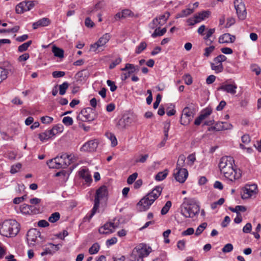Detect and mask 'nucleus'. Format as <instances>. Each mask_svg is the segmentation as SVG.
Listing matches in <instances>:
<instances>
[{"instance_id": "obj_1", "label": "nucleus", "mask_w": 261, "mask_h": 261, "mask_svg": "<svg viewBox=\"0 0 261 261\" xmlns=\"http://www.w3.org/2000/svg\"><path fill=\"white\" fill-rule=\"evenodd\" d=\"M180 208L181 214L186 218H193L200 211V206L194 198H184Z\"/></svg>"}, {"instance_id": "obj_2", "label": "nucleus", "mask_w": 261, "mask_h": 261, "mask_svg": "<svg viewBox=\"0 0 261 261\" xmlns=\"http://www.w3.org/2000/svg\"><path fill=\"white\" fill-rule=\"evenodd\" d=\"M162 189L157 186L151 192L142 198L137 204V208L140 211H145L149 208L153 202L161 195Z\"/></svg>"}, {"instance_id": "obj_3", "label": "nucleus", "mask_w": 261, "mask_h": 261, "mask_svg": "<svg viewBox=\"0 0 261 261\" xmlns=\"http://www.w3.org/2000/svg\"><path fill=\"white\" fill-rule=\"evenodd\" d=\"M19 230V224L15 220H4L0 228V234L5 237L12 238L17 235Z\"/></svg>"}, {"instance_id": "obj_4", "label": "nucleus", "mask_w": 261, "mask_h": 261, "mask_svg": "<svg viewBox=\"0 0 261 261\" xmlns=\"http://www.w3.org/2000/svg\"><path fill=\"white\" fill-rule=\"evenodd\" d=\"M108 195V189L105 186H101L97 190L94 197V206L91 210V213L89 215H87L84 218L85 221H86L87 219L88 221L91 219L94 215L97 213L99 207L100 202L106 200Z\"/></svg>"}, {"instance_id": "obj_5", "label": "nucleus", "mask_w": 261, "mask_h": 261, "mask_svg": "<svg viewBox=\"0 0 261 261\" xmlns=\"http://www.w3.org/2000/svg\"><path fill=\"white\" fill-rule=\"evenodd\" d=\"M152 249L149 246L144 244H140L133 249L130 255L132 261H143V258L147 257Z\"/></svg>"}, {"instance_id": "obj_6", "label": "nucleus", "mask_w": 261, "mask_h": 261, "mask_svg": "<svg viewBox=\"0 0 261 261\" xmlns=\"http://www.w3.org/2000/svg\"><path fill=\"white\" fill-rule=\"evenodd\" d=\"M221 173L223 174L225 177L227 178L230 182L235 181L240 178L242 173L240 170H237L234 168L233 164L231 166L220 169Z\"/></svg>"}, {"instance_id": "obj_7", "label": "nucleus", "mask_w": 261, "mask_h": 261, "mask_svg": "<svg viewBox=\"0 0 261 261\" xmlns=\"http://www.w3.org/2000/svg\"><path fill=\"white\" fill-rule=\"evenodd\" d=\"M71 159V155L66 154H63L60 156H58L51 159V162L57 164L56 165L57 166H50L53 168H56V169L66 168L70 164Z\"/></svg>"}, {"instance_id": "obj_8", "label": "nucleus", "mask_w": 261, "mask_h": 261, "mask_svg": "<svg viewBox=\"0 0 261 261\" xmlns=\"http://www.w3.org/2000/svg\"><path fill=\"white\" fill-rule=\"evenodd\" d=\"M96 118V115L90 107L82 110L77 117L78 120L89 122L93 121Z\"/></svg>"}, {"instance_id": "obj_9", "label": "nucleus", "mask_w": 261, "mask_h": 261, "mask_svg": "<svg viewBox=\"0 0 261 261\" xmlns=\"http://www.w3.org/2000/svg\"><path fill=\"white\" fill-rule=\"evenodd\" d=\"M36 4L34 1H24L17 4L15 8L16 13L21 14L24 12L30 11L34 8Z\"/></svg>"}, {"instance_id": "obj_10", "label": "nucleus", "mask_w": 261, "mask_h": 261, "mask_svg": "<svg viewBox=\"0 0 261 261\" xmlns=\"http://www.w3.org/2000/svg\"><path fill=\"white\" fill-rule=\"evenodd\" d=\"M111 36L109 33H106L100 37L98 41L92 44L90 46V50L95 52L101 47H103L110 41Z\"/></svg>"}, {"instance_id": "obj_11", "label": "nucleus", "mask_w": 261, "mask_h": 261, "mask_svg": "<svg viewBox=\"0 0 261 261\" xmlns=\"http://www.w3.org/2000/svg\"><path fill=\"white\" fill-rule=\"evenodd\" d=\"M26 236L29 245L33 246L36 243L39 242L38 238H40V233L36 229L33 228L28 231Z\"/></svg>"}, {"instance_id": "obj_12", "label": "nucleus", "mask_w": 261, "mask_h": 261, "mask_svg": "<svg viewBox=\"0 0 261 261\" xmlns=\"http://www.w3.org/2000/svg\"><path fill=\"white\" fill-rule=\"evenodd\" d=\"M234 5L239 18L241 20L244 19L246 17V11L242 0H234Z\"/></svg>"}, {"instance_id": "obj_13", "label": "nucleus", "mask_w": 261, "mask_h": 261, "mask_svg": "<svg viewBox=\"0 0 261 261\" xmlns=\"http://www.w3.org/2000/svg\"><path fill=\"white\" fill-rule=\"evenodd\" d=\"M237 85L234 81H232L230 84L224 83L220 87H218V91H222L231 95H234L237 93Z\"/></svg>"}, {"instance_id": "obj_14", "label": "nucleus", "mask_w": 261, "mask_h": 261, "mask_svg": "<svg viewBox=\"0 0 261 261\" xmlns=\"http://www.w3.org/2000/svg\"><path fill=\"white\" fill-rule=\"evenodd\" d=\"M193 119V112L188 107L183 109L180 117V124L181 125H188Z\"/></svg>"}, {"instance_id": "obj_15", "label": "nucleus", "mask_w": 261, "mask_h": 261, "mask_svg": "<svg viewBox=\"0 0 261 261\" xmlns=\"http://www.w3.org/2000/svg\"><path fill=\"white\" fill-rule=\"evenodd\" d=\"M173 176L177 182L183 183L186 180L188 176V171L187 169H175Z\"/></svg>"}, {"instance_id": "obj_16", "label": "nucleus", "mask_w": 261, "mask_h": 261, "mask_svg": "<svg viewBox=\"0 0 261 261\" xmlns=\"http://www.w3.org/2000/svg\"><path fill=\"white\" fill-rule=\"evenodd\" d=\"M98 145V141L97 139L89 140L84 144L81 147V150L85 152H93L96 150Z\"/></svg>"}, {"instance_id": "obj_17", "label": "nucleus", "mask_w": 261, "mask_h": 261, "mask_svg": "<svg viewBox=\"0 0 261 261\" xmlns=\"http://www.w3.org/2000/svg\"><path fill=\"white\" fill-rule=\"evenodd\" d=\"M257 187L255 185L247 186L243 190L242 198L243 199H248L256 193L255 190Z\"/></svg>"}, {"instance_id": "obj_18", "label": "nucleus", "mask_w": 261, "mask_h": 261, "mask_svg": "<svg viewBox=\"0 0 261 261\" xmlns=\"http://www.w3.org/2000/svg\"><path fill=\"white\" fill-rule=\"evenodd\" d=\"M234 163V159L230 156H223L221 158L218 167L219 169H222L231 166Z\"/></svg>"}, {"instance_id": "obj_19", "label": "nucleus", "mask_w": 261, "mask_h": 261, "mask_svg": "<svg viewBox=\"0 0 261 261\" xmlns=\"http://www.w3.org/2000/svg\"><path fill=\"white\" fill-rule=\"evenodd\" d=\"M117 226L112 222H107L101 226L99 229V232L101 234H109L113 233Z\"/></svg>"}, {"instance_id": "obj_20", "label": "nucleus", "mask_w": 261, "mask_h": 261, "mask_svg": "<svg viewBox=\"0 0 261 261\" xmlns=\"http://www.w3.org/2000/svg\"><path fill=\"white\" fill-rule=\"evenodd\" d=\"M50 23V20L48 18L43 17L38 20L36 22L33 23L32 28L34 30L37 29L39 27H46Z\"/></svg>"}, {"instance_id": "obj_21", "label": "nucleus", "mask_w": 261, "mask_h": 261, "mask_svg": "<svg viewBox=\"0 0 261 261\" xmlns=\"http://www.w3.org/2000/svg\"><path fill=\"white\" fill-rule=\"evenodd\" d=\"M235 40V36L231 35L229 33H225L220 36L218 42L220 43H228L234 42Z\"/></svg>"}, {"instance_id": "obj_22", "label": "nucleus", "mask_w": 261, "mask_h": 261, "mask_svg": "<svg viewBox=\"0 0 261 261\" xmlns=\"http://www.w3.org/2000/svg\"><path fill=\"white\" fill-rule=\"evenodd\" d=\"M211 68L215 71V73H221L223 70L222 63L215 58L214 59L213 62L211 63Z\"/></svg>"}, {"instance_id": "obj_23", "label": "nucleus", "mask_w": 261, "mask_h": 261, "mask_svg": "<svg viewBox=\"0 0 261 261\" xmlns=\"http://www.w3.org/2000/svg\"><path fill=\"white\" fill-rule=\"evenodd\" d=\"M211 15V12L209 10H203L201 12H198L194 15V17L199 22L207 18Z\"/></svg>"}, {"instance_id": "obj_24", "label": "nucleus", "mask_w": 261, "mask_h": 261, "mask_svg": "<svg viewBox=\"0 0 261 261\" xmlns=\"http://www.w3.org/2000/svg\"><path fill=\"white\" fill-rule=\"evenodd\" d=\"M139 70V66H135L134 64L130 63H126L125 67L121 68V71H125L127 70L129 73L131 74L138 72Z\"/></svg>"}, {"instance_id": "obj_25", "label": "nucleus", "mask_w": 261, "mask_h": 261, "mask_svg": "<svg viewBox=\"0 0 261 261\" xmlns=\"http://www.w3.org/2000/svg\"><path fill=\"white\" fill-rule=\"evenodd\" d=\"M231 127V124L227 122H218L216 124L214 128L217 131H222L229 129Z\"/></svg>"}, {"instance_id": "obj_26", "label": "nucleus", "mask_w": 261, "mask_h": 261, "mask_svg": "<svg viewBox=\"0 0 261 261\" xmlns=\"http://www.w3.org/2000/svg\"><path fill=\"white\" fill-rule=\"evenodd\" d=\"M79 176L84 179L86 182H91V176L88 171L85 169H81L79 172Z\"/></svg>"}, {"instance_id": "obj_27", "label": "nucleus", "mask_w": 261, "mask_h": 261, "mask_svg": "<svg viewBox=\"0 0 261 261\" xmlns=\"http://www.w3.org/2000/svg\"><path fill=\"white\" fill-rule=\"evenodd\" d=\"M186 157L184 155L181 154L179 155L178 159H177L175 169H185V168H182V167L186 165Z\"/></svg>"}, {"instance_id": "obj_28", "label": "nucleus", "mask_w": 261, "mask_h": 261, "mask_svg": "<svg viewBox=\"0 0 261 261\" xmlns=\"http://www.w3.org/2000/svg\"><path fill=\"white\" fill-rule=\"evenodd\" d=\"M194 12V9H190L188 8L183 10H181V12L180 13H178L176 15V18H179L180 17H188L190 15H191L192 13H193Z\"/></svg>"}, {"instance_id": "obj_29", "label": "nucleus", "mask_w": 261, "mask_h": 261, "mask_svg": "<svg viewBox=\"0 0 261 261\" xmlns=\"http://www.w3.org/2000/svg\"><path fill=\"white\" fill-rule=\"evenodd\" d=\"M134 122L133 119L130 117H124L123 118L120 120L119 124L125 127V126L131 124Z\"/></svg>"}, {"instance_id": "obj_30", "label": "nucleus", "mask_w": 261, "mask_h": 261, "mask_svg": "<svg viewBox=\"0 0 261 261\" xmlns=\"http://www.w3.org/2000/svg\"><path fill=\"white\" fill-rule=\"evenodd\" d=\"M168 174V171L167 169H165L163 171H161L157 173L155 176V179L158 181H162L165 179Z\"/></svg>"}, {"instance_id": "obj_31", "label": "nucleus", "mask_w": 261, "mask_h": 261, "mask_svg": "<svg viewBox=\"0 0 261 261\" xmlns=\"http://www.w3.org/2000/svg\"><path fill=\"white\" fill-rule=\"evenodd\" d=\"M52 51L54 56L57 57L61 58L64 57V50L62 48L54 46L52 48Z\"/></svg>"}, {"instance_id": "obj_32", "label": "nucleus", "mask_w": 261, "mask_h": 261, "mask_svg": "<svg viewBox=\"0 0 261 261\" xmlns=\"http://www.w3.org/2000/svg\"><path fill=\"white\" fill-rule=\"evenodd\" d=\"M215 32V29H210L208 30V31L206 33V36H204L203 39L204 40L206 41V44L207 45H210V43L213 42V41L211 40L210 38V37L212 36V35H213L214 34Z\"/></svg>"}, {"instance_id": "obj_33", "label": "nucleus", "mask_w": 261, "mask_h": 261, "mask_svg": "<svg viewBox=\"0 0 261 261\" xmlns=\"http://www.w3.org/2000/svg\"><path fill=\"white\" fill-rule=\"evenodd\" d=\"M106 136L111 141L112 147H114L118 144L117 139L113 134L112 133H107Z\"/></svg>"}, {"instance_id": "obj_34", "label": "nucleus", "mask_w": 261, "mask_h": 261, "mask_svg": "<svg viewBox=\"0 0 261 261\" xmlns=\"http://www.w3.org/2000/svg\"><path fill=\"white\" fill-rule=\"evenodd\" d=\"M196 161V156L195 153L189 154L187 158L186 165L189 167H192Z\"/></svg>"}, {"instance_id": "obj_35", "label": "nucleus", "mask_w": 261, "mask_h": 261, "mask_svg": "<svg viewBox=\"0 0 261 261\" xmlns=\"http://www.w3.org/2000/svg\"><path fill=\"white\" fill-rule=\"evenodd\" d=\"M69 84L67 82H64L59 86V93L60 95H63L66 93L67 89L69 87Z\"/></svg>"}, {"instance_id": "obj_36", "label": "nucleus", "mask_w": 261, "mask_h": 261, "mask_svg": "<svg viewBox=\"0 0 261 261\" xmlns=\"http://www.w3.org/2000/svg\"><path fill=\"white\" fill-rule=\"evenodd\" d=\"M38 138L40 141L44 142L48 139L51 138V137L50 136L49 133L46 130L43 133H40L39 134Z\"/></svg>"}, {"instance_id": "obj_37", "label": "nucleus", "mask_w": 261, "mask_h": 261, "mask_svg": "<svg viewBox=\"0 0 261 261\" xmlns=\"http://www.w3.org/2000/svg\"><path fill=\"white\" fill-rule=\"evenodd\" d=\"M167 32V29L166 28H163L161 30L160 29V28L156 29L153 34L151 35L152 37L155 38L158 36H162L164 35Z\"/></svg>"}, {"instance_id": "obj_38", "label": "nucleus", "mask_w": 261, "mask_h": 261, "mask_svg": "<svg viewBox=\"0 0 261 261\" xmlns=\"http://www.w3.org/2000/svg\"><path fill=\"white\" fill-rule=\"evenodd\" d=\"M8 73V69L4 67H0V83L3 81V80L7 79Z\"/></svg>"}, {"instance_id": "obj_39", "label": "nucleus", "mask_w": 261, "mask_h": 261, "mask_svg": "<svg viewBox=\"0 0 261 261\" xmlns=\"http://www.w3.org/2000/svg\"><path fill=\"white\" fill-rule=\"evenodd\" d=\"M212 111L210 107H207L202 110L199 116L204 119L211 115Z\"/></svg>"}, {"instance_id": "obj_40", "label": "nucleus", "mask_w": 261, "mask_h": 261, "mask_svg": "<svg viewBox=\"0 0 261 261\" xmlns=\"http://www.w3.org/2000/svg\"><path fill=\"white\" fill-rule=\"evenodd\" d=\"M229 210L233 213H236L237 215H240L239 212H244L246 211V207L242 205H237L236 207H229Z\"/></svg>"}, {"instance_id": "obj_41", "label": "nucleus", "mask_w": 261, "mask_h": 261, "mask_svg": "<svg viewBox=\"0 0 261 261\" xmlns=\"http://www.w3.org/2000/svg\"><path fill=\"white\" fill-rule=\"evenodd\" d=\"M32 44V41H29L28 42H25L24 43H23V44H22L21 45H19L18 47V51L19 52H23L24 51H25L26 50H27L29 46L31 45V44Z\"/></svg>"}, {"instance_id": "obj_42", "label": "nucleus", "mask_w": 261, "mask_h": 261, "mask_svg": "<svg viewBox=\"0 0 261 261\" xmlns=\"http://www.w3.org/2000/svg\"><path fill=\"white\" fill-rule=\"evenodd\" d=\"M172 206V202L167 201L161 210V214L162 215H165L168 213L170 208Z\"/></svg>"}, {"instance_id": "obj_43", "label": "nucleus", "mask_w": 261, "mask_h": 261, "mask_svg": "<svg viewBox=\"0 0 261 261\" xmlns=\"http://www.w3.org/2000/svg\"><path fill=\"white\" fill-rule=\"evenodd\" d=\"M147 44L145 42H142L136 48L135 53L137 54H140L146 48Z\"/></svg>"}, {"instance_id": "obj_44", "label": "nucleus", "mask_w": 261, "mask_h": 261, "mask_svg": "<svg viewBox=\"0 0 261 261\" xmlns=\"http://www.w3.org/2000/svg\"><path fill=\"white\" fill-rule=\"evenodd\" d=\"M60 217V214L56 212L51 214L48 218V221L51 223H55L59 220Z\"/></svg>"}, {"instance_id": "obj_45", "label": "nucleus", "mask_w": 261, "mask_h": 261, "mask_svg": "<svg viewBox=\"0 0 261 261\" xmlns=\"http://www.w3.org/2000/svg\"><path fill=\"white\" fill-rule=\"evenodd\" d=\"M99 248L100 246L98 243H96L93 244L89 249V251L90 254H94L97 253L99 251Z\"/></svg>"}, {"instance_id": "obj_46", "label": "nucleus", "mask_w": 261, "mask_h": 261, "mask_svg": "<svg viewBox=\"0 0 261 261\" xmlns=\"http://www.w3.org/2000/svg\"><path fill=\"white\" fill-rule=\"evenodd\" d=\"M31 206L23 204L20 207V210L22 214H30L31 210Z\"/></svg>"}, {"instance_id": "obj_47", "label": "nucleus", "mask_w": 261, "mask_h": 261, "mask_svg": "<svg viewBox=\"0 0 261 261\" xmlns=\"http://www.w3.org/2000/svg\"><path fill=\"white\" fill-rule=\"evenodd\" d=\"M206 227L207 223L205 222L202 223L198 227H197L195 233V235L199 236Z\"/></svg>"}, {"instance_id": "obj_48", "label": "nucleus", "mask_w": 261, "mask_h": 261, "mask_svg": "<svg viewBox=\"0 0 261 261\" xmlns=\"http://www.w3.org/2000/svg\"><path fill=\"white\" fill-rule=\"evenodd\" d=\"M21 168V164L20 163H17L15 165H12L11 167L10 173L11 174H15L17 173L19 169Z\"/></svg>"}, {"instance_id": "obj_49", "label": "nucleus", "mask_w": 261, "mask_h": 261, "mask_svg": "<svg viewBox=\"0 0 261 261\" xmlns=\"http://www.w3.org/2000/svg\"><path fill=\"white\" fill-rule=\"evenodd\" d=\"M170 17V13L168 11L166 12L165 13H164L163 15H161L159 16L158 18L159 20L161 21V20H163V23H165L168 18Z\"/></svg>"}, {"instance_id": "obj_50", "label": "nucleus", "mask_w": 261, "mask_h": 261, "mask_svg": "<svg viewBox=\"0 0 261 261\" xmlns=\"http://www.w3.org/2000/svg\"><path fill=\"white\" fill-rule=\"evenodd\" d=\"M41 121L44 124H49L53 121V118L49 116H43L41 118Z\"/></svg>"}, {"instance_id": "obj_51", "label": "nucleus", "mask_w": 261, "mask_h": 261, "mask_svg": "<svg viewBox=\"0 0 261 261\" xmlns=\"http://www.w3.org/2000/svg\"><path fill=\"white\" fill-rule=\"evenodd\" d=\"M183 79L185 83L187 85H190L193 83V79L189 74H185L183 76Z\"/></svg>"}, {"instance_id": "obj_52", "label": "nucleus", "mask_w": 261, "mask_h": 261, "mask_svg": "<svg viewBox=\"0 0 261 261\" xmlns=\"http://www.w3.org/2000/svg\"><path fill=\"white\" fill-rule=\"evenodd\" d=\"M215 48V47L214 46H210L208 47L204 48L203 56H206L207 57L210 56L211 54L214 51Z\"/></svg>"}, {"instance_id": "obj_53", "label": "nucleus", "mask_w": 261, "mask_h": 261, "mask_svg": "<svg viewBox=\"0 0 261 261\" xmlns=\"http://www.w3.org/2000/svg\"><path fill=\"white\" fill-rule=\"evenodd\" d=\"M62 122L64 124H65L66 126H69L71 125H72L73 124V119L71 117L67 116L65 117L63 120Z\"/></svg>"}, {"instance_id": "obj_54", "label": "nucleus", "mask_w": 261, "mask_h": 261, "mask_svg": "<svg viewBox=\"0 0 261 261\" xmlns=\"http://www.w3.org/2000/svg\"><path fill=\"white\" fill-rule=\"evenodd\" d=\"M107 84L108 87H110L111 92H114L117 88L116 85H115L114 82L108 80L107 81Z\"/></svg>"}, {"instance_id": "obj_55", "label": "nucleus", "mask_w": 261, "mask_h": 261, "mask_svg": "<svg viewBox=\"0 0 261 261\" xmlns=\"http://www.w3.org/2000/svg\"><path fill=\"white\" fill-rule=\"evenodd\" d=\"M138 174L137 173H134L133 174L129 175L127 179V182L128 184L130 185L135 181L136 179L137 178Z\"/></svg>"}, {"instance_id": "obj_56", "label": "nucleus", "mask_w": 261, "mask_h": 261, "mask_svg": "<svg viewBox=\"0 0 261 261\" xmlns=\"http://www.w3.org/2000/svg\"><path fill=\"white\" fill-rule=\"evenodd\" d=\"M233 249V246L232 244L228 243L224 246L222 251L224 253L230 252Z\"/></svg>"}, {"instance_id": "obj_57", "label": "nucleus", "mask_w": 261, "mask_h": 261, "mask_svg": "<svg viewBox=\"0 0 261 261\" xmlns=\"http://www.w3.org/2000/svg\"><path fill=\"white\" fill-rule=\"evenodd\" d=\"M85 24L87 28H92L93 27L94 23L89 17H86L85 20Z\"/></svg>"}, {"instance_id": "obj_58", "label": "nucleus", "mask_w": 261, "mask_h": 261, "mask_svg": "<svg viewBox=\"0 0 261 261\" xmlns=\"http://www.w3.org/2000/svg\"><path fill=\"white\" fill-rule=\"evenodd\" d=\"M65 74V72L60 71H55L52 73V75L54 78L62 77L64 76Z\"/></svg>"}, {"instance_id": "obj_59", "label": "nucleus", "mask_w": 261, "mask_h": 261, "mask_svg": "<svg viewBox=\"0 0 261 261\" xmlns=\"http://www.w3.org/2000/svg\"><path fill=\"white\" fill-rule=\"evenodd\" d=\"M117 242V239L115 237H113L111 239H108L106 241V245L108 247L111 246V245H113L115 244H116Z\"/></svg>"}, {"instance_id": "obj_60", "label": "nucleus", "mask_w": 261, "mask_h": 261, "mask_svg": "<svg viewBox=\"0 0 261 261\" xmlns=\"http://www.w3.org/2000/svg\"><path fill=\"white\" fill-rule=\"evenodd\" d=\"M194 233V229L192 227L188 228L186 230L184 231L181 232L182 236H190Z\"/></svg>"}, {"instance_id": "obj_61", "label": "nucleus", "mask_w": 261, "mask_h": 261, "mask_svg": "<svg viewBox=\"0 0 261 261\" xmlns=\"http://www.w3.org/2000/svg\"><path fill=\"white\" fill-rule=\"evenodd\" d=\"M121 62V58L119 57V58H117L116 60L112 61V62L111 63V64L110 65V69L114 68L117 65H118V64H119Z\"/></svg>"}, {"instance_id": "obj_62", "label": "nucleus", "mask_w": 261, "mask_h": 261, "mask_svg": "<svg viewBox=\"0 0 261 261\" xmlns=\"http://www.w3.org/2000/svg\"><path fill=\"white\" fill-rule=\"evenodd\" d=\"M148 158V155L147 154H145L144 155H140L139 158L136 160V163H145L147 159Z\"/></svg>"}, {"instance_id": "obj_63", "label": "nucleus", "mask_w": 261, "mask_h": 261, "mask_svg": "<svg viewBox=\"0 0 261 261\" xmlns=\"http://www.w3.org/2000/svg\"><path fill=\"white\" fill-rule=\"evenodd\" d=\"M170 128V122H166L164 124V135L166 139H168V131Z\"/></svg>"}, {"instance_id": "obj_64", "label": "nucleus", "mask_w": 261, "mask_h": 261, "mask_svg": "<svg viewBox=\"0 0 261 261\" xmlns=\"http://www.w3.org/2000/svg\"><path fill=\"white\" fill-rule=\"evenodd\" d=\"M251 228V224L250 223H248L243 227V231L244 233H250Z\"/></svg>"}]
</instances>
